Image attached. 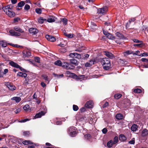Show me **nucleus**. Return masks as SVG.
<instances>
[{
  "label": "nucleus",
  "mask_w": 148,
  "mask_h": 148,
  "mask_svg": "<svg viewBox=\"0 0 148 148\" xmlns=\"http://www.w3.org/2000/svg\"><path fill=\"white\" fill-rule=\"evenodd\" d=\"M29 120L28 119H26L22 120L19 121L18 122L20 123H24Z\"/></svg>",
  "instance_id": "56"
},
{
  "label": "nucleus",
  "mask_w": 148,
  "mask_h": 148,
  "mask_svg": "<svg viewBox=\"0 0 148 148\" xmlns=\"http://www.w3.org/2000/svg\"><path fill=\"white\" fill-rule=\"evenodd\" d=\"M30 6L28 4H26L24 7V9L26 10H28L30 8Z\"/></svg>",
  "instance_id": "50"
},
{
  "label": "nucleus",
  "mask_w": 148,
  "mask_h": 148,
  "mask_svg": "<svg viewBox=\"0 0 148 148\" xmlns=\"http://www.w3.org/2000/svg\"><path fill=\"white\" fill-rule=\"evenodd\" d=\"M141 92V90L140 89H135L134 90V92L136 93H140Z\"/></svg>",
  "instance_id": "40"
},
{
  "label": "nucleus",
  "mask_w": 148,
  "mask_h": 148,
  "mask_svg": "<svg viewBox=\"0 0 148 148\" xmlns=\"http://www.w3.org/2000/svg\"><path fill=\"white\" fill-rule=\"evenodd\" d=\"M141 61L143 62H148V60L145 58H142L141 59Z\"/></svg>",
  "instance_id": "61"
},
{
  "label": "nucleus",
  "mask_w": 148,
  "mask_h": 148,
  "mask_svg": "<svg viewBox=\"0 0 148 148\" xmlns=\"http://www.w3.org/2000/svg\"><path fill=\"white\" fill-rule=\"evenodd\" d=\"M0 45L3 47H5L7 45V42L6 41L4 40L1 41L0 42Z\"/></svg>",
  "instance_id": "22"
},
{
  "label": "nucleus",
  "mask_w": 148,
  "mask_h": 148,
  "mask_svg": "<svg viewBox=\"0 0 148 148\" xmlns=\"http://www.w3.org/2000/svg\"><path fill=\"white\" fill-rule=\"evenodd\" d=\"M23 57L24 58L28 57L31 56V53L29 51H24L22 52Z\"/></svg>",
  "instance_id": "10"
},
{
  "label": "nucleus",
  "mask_w": 148,
  "mask_h": 148,
  "mask_svg": "<svg viewBox=\"0 0 148 148\" xmlns=\"http://www.w3.org/2000/svg\"><path fill=\"white\" fill-rule=\"evenodd\" d=\"M46 38L48 40L51 42H54L56 40V38L53 36L46 35L45 36Z\"/></svg>",
  "instance_id": "9"
},
{
  "label": "nucleus",
  "mask_w": 148,
  "mask_h": 148,
  "mask_svg": "<svg viewBox=\"0 0 148 148\" xmlns=\"http://www.w3.org/2000/svg\"><path fill=\"white\" fill-rule=\"evenodd\" d=\"M17 76L25 78L27 76V74L25 73H23L21 72H18L17 74Z\"/></svg>",
  "instance_id": "18"
},
{
  "label": "nucleus",
  "mask_w": 148,
  "mask_h": 148,
  "mask_svg": "<svg viewBox=\"0 0 148 148\" xmlns=\"http://www.w3.org/2000/svg\"><path fill=\"white\" fill-rule=\"evenodd\" d=\"M29 131H26L23 132V135L26 136H28L29 134Z\"/></svg>",
  "instance_id": "47"
},
{
  "label": "nucleus",
  "mask_w": 148,
  "mask_h": 148,
  "mask_svg": "<svg viewBox=\"0 0 148 148\" xmlns=\"http://www.w3.org/2000/svg\"><path fill=\"white\" fill-rule=\"evenodd\" d=\"M119 138L120 140L122 141H123L126 140V138L123 135H120Z\"/></svg>",
  "instance_id": "34"
},
{
  "label": "nucleus",
  "mask_w": 148,
  "mask_h": 148,
  "mask_svg": "<svg viewBox=\"0 0 148 148\" xmlns=\"http://www.w3.org/2000/svg\"><path fill=\"white\" fill-rule=\"evenodd\" d=\"M136 20L135 18H132L129 20V22L127 23V24H130L132 22H134Z\"/></svg>",
  "instance_id": "45"
},
{
  "label": "nucleus",
  "mask_w": 148,
  "mask_h": 148,
  "mask_svg": "<svg viewBox=\"0 0 148 148\" xmlns=\"http://www.w3.org/2000/svg\"><path fill=\"white\" fill-rule=\"evenodd\" d=\"M148 135V130L146 129H144L142 132L141 136L143 137H145Z\"/></svg>",
  "instance_id": "16"
},
{
  "label": "nucleus",
  "mask_w": 148,
  "mask_h": 148,
  "mask_svg": "<svg viewBox=\"0 0 148 148\" xmlns=\"http://www.w3.org/2000/svg\"><path fill=\"white\" fill-rule=\"evenodd\" d=\"M89 25H90V29L92 30V31L96 29L97 28V25L94 22H91Z\"/></svg>",
  "instance_id": "12"
},
{
  "label": "nucleus",
  "mask_w": 148,
  "mask_h": 148,
  "mask_svg": "<svg viewBox=\"0 0 148 148\" xmlns=\"http://www.w3.org/2000/svg\"><path fill=\"white\" fill-rule=\"evenodd\" d=\"M108 10V7L107 6H105L102 8L98 9L97 13L100 14H104L107 12Z\"/></svg>",
  "instance_id": "5"
},
{
  "label": "nucleus",
  "mask_w": 148,
  "mask_h": 148,
  "mask_svg": "<svg viewBox=\"0 0 148 148\" xmlns=\"http://www.w3.org/2000/svg\"><path fill=\"white\" fill-rule=\"evenodd\" d=\"M118 138L117 136H115L113 140H112V142L113 143V144H116L118 142Z\"/></svg>",
  "instance_id": "36"
},
{
  "label": "nucleus",
  "mask_w": 148,
  "mask_h": 148,
  "mask_svg": "<svg viewBox=\"0 0 148 148\" xmlns=\"http://www.w3.org/2000/svg\"><path fill=\"white\" fill-rule=\"evenodd\" d=\"M134 46H137L138 47H142L143 46V44L141 43L139 44H134Z\"/></svg>",
  "instance_id": "58"
},
{
  "label": "nucleus",
  "mask_w": 148,
  "mask_h": 148,
  "mask_svg": "<svg viewBox=\"0 0 148 148\" xmlns=\"http://www.w3.org/2000/svg\"><path fill=\"white\" fill-rule=\"evenodd\" d=\"M59 50L61 53H64L66 51V49L64 48H62L60 49Z\"/></svg>",
  "instance_id": "44"
},
{
  "label": "nucleus",
  "mask_w": 148,
  "mask_h": 148,
  "mask_svg": "<svg viewBox=\"0 0 148 148\" xmlns=\"http://www.w3.org/2000/svg\"><path fill=\"white\" fill-rule=\"evenodd\" d=\"M46 112L44 111H42L40 112H39L35 116H34V118H37L41 117L42 116H43L45 114Z\"/></svg>",
  "instance_id": "11"
},
{
  "label": "nucleus",
  "mask_w": 148,
  "mask_h": 148,
  "mask_svg": "<svg viewBox=\"0 0 148 148\" xmlns=\"http://www.w3.org/2000/svg\"><path fill=\"white\" fill-rule=\"evenodd\" d=\"M80 110L81 112H82L86 110V108L85 107H83L80 109Z\"/></svg>",
  "instance_id": "57"
},
{
  "label": "nucleus",
  "mask_w": 148,
  "mask_h": 148,
  "mask_svg": "<svg viewBox=\"0 0 148 148\" xmlns=\"http://www.w3.org/2000/svg\"><path fill=\"white\" fill-rule=\"evenodd\" d=\"M54 64L58 66H61L62 63L60 60H57L54 62Z\"/></svg>",
  "instance_id": "28"
},
{
  "label": "nucleus",
  "mask_w": 148,
  "mask_h": 148,
  "mask_svg": "<svg viewBox=\"0 0 148 148\" xmlns=\"http://www.w3.org/2000/svg\"><path fill=\"white\" fill-rule=\"evenodd\" d=\"M85 106L86 108H92L93 107V103L92 101L90 100L86 103Z\"/></svg>",
  "instance_id": "8"
},
{
  "label": "nucleus",
  "mask_w": 148,
  "mask_h": 148,
  "mask_svg": "<svg viewBox=\"0 0 148 148\" xmlns=\"http://www.w3.org/2000/svg\"><path fill=\"white\" fill-rule=\"evenodd\" d=\"M53 74L54 75L55 77H62L63 76V74L57 75L55 74V73H53Z\"/></svg>",
  "instance_id": "59"
},
{
  "label": "nucleus",
  "mask_w": 148,
  "mask_h": 148,
  "mask_svg": "<svg viewBox=\"0 0 148 148\" xmlns=\"http://www.w3.org/2000/svg\"><path fill=\"white\" fill-rule=\"evenodd\" d=\"M138 128V126L136 124H133L131 127V129L132 131L135 132L137 130Z\"/></svg>",
  "instance_id": "21"
},
{
  "label": "nucleus",
  "mask_w": 148,
  "mask_h": 148,
  "mask_svg": "<svg viewBox=\"0 0 148 148\" xmlns=\"http://www.w3.org/2000/svg\"><path fill=\"white\" fill-rule=\"evenodd\" d=\"M74 127H71L69 128L68 130V132L69 134L72 137H74L73 131Z\"/></svg>",
  "instance_id": "14"
},
{
  "label": "nucleus",
  "mask_w": 148,
  "mask_h": 148,
  "mask_svg": "<svg viewBox=\"0 0 148 148\" xmlns=\"http://www.w3.org/2000/svg\"><path fill=\"white\" fill-rule=\"evenodd\" d=\"M10 5H8L2 8L4 12H5L6 14L9 17H14L15 14L13 12L12 9L10 8Z\"/></svg>",
  "instance_id": "3"
},
{
  "label": "nucleus",
  "mask_w": 148,
  "mask_h": 148,
  "mask_svg": "<svg viewBox=\"0 0 148 148\" xmlns=\"http://www.w3.org/2000/svg\"><path fill=\"white\" fill-rule=\"evenodd\" d=\"M75 57L78 59H80L81 58V56L80 54L75 53Z\"/></svg>",
  "instance_id": "39"
},
{
  "label": "nucleus",
  "mask_w": 148,
  "mask_h": 148,
  "mask_svg": "<svg viewBox=\"0 0 148 148\" xmlns=\"http://www.w3.org/2000/svg\"><path fill=\"white\" fill-rule=\"evenodd\" d=\"M67 74H69V77H71L73 78H74V73H72L71 72L68 71L66 72Z\"/></svg>",
  "instance_id": "38"
},
{
  "label": "nucleus",
  "mask_w": 148,
  "mask_h": 148,
  "mask_svg": "<svg viewBox=\"0 0 148 148\" xmlns=\"http://www.w3.org/2000/svg\"><path fill=\"white\" fill-rule=\"evenodd\" d=\"M36 12L38 14H40L41 13L42 10L40 8H37L35 10Z\"/></svg>",
  "instance_id": "43"
},
{
  "label": "nucleus",
  "mask_w": 148,
  "mask_h": 148,
  "mask_svg": "<svg viewBox=\"0 0 148 148\" xmlns=\"http://www.w3.org/2000/svg\"><path fill=\"white\" fill-rule=\"evenodd\" d=\"M142 30L146 34L147 32H148V28L146 26H143L142 27Z\"/></svg>",
  "instance_id": "26"
},
{
  "label": "nucleus",
  "mask_w": 148,
  "mask_h": 148,
  "mask_svg": "<svg viewBox=\"0 0 148 148\" xmlns=\"http://www.w3.org/2000/svg\"><path fill=\"white\" fill-rule=\"evenodd\" d=\"M64 35L68 38H71L73 37V34H68L66 31L64 32Z\"/></svg>",
  "instance_id": "27"
},
{
  "label": "nucleus",
  "mask_w": 148,
  "mask_h": 148,
  "mask_svg": "<svg viewBox=\"0 0 148 148\" xmlns=\"http://www.w3.org/2000/svg\"><path fill=\"white\" fill-rule=\"evenodd\" d=\"M113 145L114 144H113L112 140H111L108 142L107 144V147L109 148L112 147Z\"/></svg>",
  "instance_id": "24"
},
{
  "label": "nucleus",
  "mask_w": 148,
  "mask_h": 148,
  "mask_svg": "<svg viewBox=\"0 0 148 148\" xmlns=\"http://www.w3.org/2000/svg\"><path fill=\"white\" fill-rule=\"evenodd\" d=\"M61 21L63 23L64 25H66L67 23V20L66 18H63L61 20Z\"/></svg>",
  "instance_id": "41"
},
{
  "label": "nucleus",
  "mask_w": 148,
  "mask_h": 148,
  "mask_svg": "<svg viewBox=\"0 0 148 148\" xmlns=\"http://www.w3.org/2000/svg\"><path fill=\"white\" fill-rule=\"evenodd\" d=\"M116 119L117 120H121L123 118V115L121 114H118L115 116Z\"/></svg>",
  "instance_id": "20"
},
{
  "label": "nucleus",
  "mask_w": 148,
  "mask_h": 148,
  "mask_svg": "<svg viewBox=\"0 0 148 148\" xmlns=\"http://www.w3.org/2000/svg\"><path fill=\"white\" fill-rule=\"evenodd\" d=\"M148 55V53H141L140 55L139 56H147Z\"/></svg>",
  "instance_id": "55"
},
{
  "label": "nucleus",
  "mask_w": 148,
  "mask_h": 148,
  "mask_svg": "<svg viewBox=\"0 0 148 148\" xmlns=\"http://www.w3.org/2000/svg\"><path fill=\"white\" fill-rule=\"evenodd\" d=\"M21 111V109L20 108H18L15 111V112L17 114L19 112Z\"/></svg>",
  "instance_id": "60"
},
{
  "label": "nucleus",
  "mask_w": 148,
  "mask_h": 148,
  "mask_svg": "<svg viewBox=\"0 0 148 148\" xmlns=\"http://www.w3.org/2000/svg\"><path fill=\"white\" fill-rule=\"evenodd\" d=\"M25 4V2L23 1H21L18 4V5L16 7H21Z\"/></svg>",
  "instance_id": "32"
},
{
  "label": "nucleus",
  "mask_w": 148,
  "mask_h": 148,
  "mask_svg": "<svg viewBox=\"0 0 148 148\" xmlns=\"http://www.w3.org/2000/svg\"><path fill=\"white\" fill-rule=\"evenodd\" d=\"M62 67L67 69H74V66H72L69 64L68 63L66 62H64L62 64Z\"/></svg>",
  "instance_id": "6"
},
{
  "label": "nucleus",
  "mask_w": 148,
  "mask_h": 148,
  "mask_svg": "<svg viewBox=\"0 0 148 148\" xmlns=\"http://www.w3.org/2000/svg\"><path fill=\"white\" fill-rule=\"evenodd\" d=\"M102 131L103 134H106L108 130L106 128H104L102 129Z\"/></svg>",
  "instance_id": "53"
},
{
  "label": "nucleus",
  "mask_w": 148,
  "mask_h": 148,
  "mask_svg": "<svg viewBox=\"0 0 148 148\" xmlns=\"http://www.w3.org/2000/svg\"><path fill=\"white\" fill-rule=\"evenodd\" d=\"M14 30H11L9 31L10 34L12 36H19L20 35V33H23L24 31L20 27L15 26L14 27Z\"/></svg>",
  "instance_id": "2"
},
{
  "label": "nucleus",
  "mask_w": 148,
  "mask_h": 148,
  "mask_svg": "<svg viewBox=\"0 0 148 148\" xmlns=\"http://www.w3.org/2000/svg\"><path fill=\"white\" fill-rule=\"evenodd\" d=\"M148 63L146 64H145L143 66V68H148V62H147Z\"/></svg>",
  "instance_id": "64"
},
{
  "label": "nucleus",
  "mask_w": 148,
  "mask_h": 148,
  "mask_svg": "<svg viewBox=\"0 0 148 148\" xmlns=\"http://www.w3.org/2000/svg\"><path fill=\"white\" fill-rule=\"evenodd\" d=\"M41 76L45 81V82L48 84L49 82V79L48 78V76L45 74H42V75Z\"/></svg>",
  "instance_id": "19"
},
{
  "label": "nucleus",
  "mask_w": 148,
  "mask_h": 148,
  "mask_svg": "<svg viewBox=\"0 0 148 148\" xmlns=\"http://www.w3.org/2000/svg\"><path fill=\"white\" fill-rule=\"evenodd\" d=\"M121 3H120V2H119V3L121 4V5L123 6H126V3H124V1L123 0H121Z\"/></svg>",
  "instance_id": "52"
},
{
  "label": "nucleus",
  "mask_w": 148,
  "mask_h": 148,
  "mask_svg": "<svg viewBox=\"0 0 148 148\" xmlns=\"http://www.w3.org/2000/svg\"><path fill=\"white\" fill-rule=\"evenodd\" d=\"M29 108V106L28 104L25 105L23 107V108L25 110H27Z\"/></svg>",
  "instance_id": "42"
},
{
  "label": "nucleus",
  "mask_w": 148,
  "mask_h": 148,
  "mask_svg": "<svg viewBox=\"0 0 148 148\" xmlns=\"http://www.w3.org/2000/svg\"><path fill=\"white\" fill-rule=\"evenodd\" d=\"M101 63L103 66V69L105 70L109 69L110 67L111 64L110 59L108 58H104L100 59Z\"/></svg>",
  "instance_id": "1"
},
{
  "label": "nucleus",
  "mask_w": 148,
  "mask_h": 148,
  "mask_svg": "<svg viewBox=\"0 0 148 148\" xmlns=\"http://www.w3.org/2000/svg\"><path fill=\"white\" fill-rule=\"evenodd\" d=\"M84 137L85 139H86L87 140H90L91 138V136L89 134L85 135L84 136Z\"/></svg>",
  "instance_id": "35"
},
{
  "label": "nucleus",
  "mask_w": 148,
  "mask_h": 148,
  "mask_svg": "<svg viewBox=\"0 0 148 148\" xmlns=\"http://www.w3.org/2000/svg\"><path fill=\"white\" fill-rule=\"evenodd\" d=\"M129 143L131 144H134L135 143L134 138H132L131 140L129 141Z\"/></svg>",
  "instance_id": "54"
},
{
  "label": "nucleus",
  "mask_w": 148,
  "mask_h": 148,
  "mask_svg": "<svg viewBox=\"0 0 148 148\" xmlns=\"http://www.w3.org/2000/svg\"><path fill=\"white\" fill-rule=\"evenodd\" d=\"M55 17L54 16H52L51 18H49L47 20V21L49 23L55 21Z\"/></svg>",
  "instance_id": "29"
},
{
  "label": "nucleus",
  "mask_w": 148,
  "mask_h": 148,
  "mask_svg": "<svg viewBox=\"0 0 148 148\" xmlns=\"http://www.w3.org/2000/svg\"><path fill=\"white\" fill-rule=\"evenodd\" d=\"M121 96L122 95L121 94L117 93L115 95L114 97L116 99H118L120 98Z\"/></svg>",
  "instance_id": "37"
},
{
  "label": "nucleus",
  "mask_w": 148,
  "mask_h": 148,
  "mask_svg": "<svg viewBox=\"0 0 148 148\" xmlns=\"http://www.w3.org/2000/svg\"><path fill=\"white\" fill-rule=\"evenodd\" d=\"M47 19L43 18L42 17H41L38 19V22L40 23H42L44 21H46Z\"/></svg>",
  "instance_id": "30"
},
{
  "label": "nucleus",
  "mask_w": 148,
  "mask_h": 148,
  "mask_svg": "<svg viewBox=\"0 0 148 148\" xmlns=\"http://www.w3.org/2000/svg\"><path fill=\"white\" fill-rule=\"evenodd\" d=\"M11 100L15 101L16 102L18 103L21 101V99L20 97H14L11 98Z\"/></svg>",
  "instance_id": "17"
},
{
  "label": "nucleus",
  "mask_w": 148,
  "mask_h": 148,
  "mask_svg": "<svg viewBox=\"0 0 148 148\" xmlns=\"http://www.w3.org/2000/svg\"><path fill=\"white\" fill-rule=\"evenodd\" d=\"M116 35L120 39L122 38H123V35L118 32H117L116 33Z\"/></svg>",
  "instance_id": "33"
},
{
  "label": "nucleus",
  "mask_w": 148,
  "mask_h": 148,
  "mask_svg": "<svg viewBox=\"0 0 148 148\" xmlns=\"http://www.w3.org/2000/svg\"><path fill=\"white\" fill-rule=\"evenodd\" d=\"M133 53V51L130 50H127L123 53V54L125 56H126L129 54Z\"/></svg>",
  "instance_id": "23"
},
{
  "label": "nucleus",
  "mask_w": 148,
  "mask_h": 148,
  "mask_svg": "<svg viewBox=\"0 0 148 148\" xmlns=\"http://www.w3.org/2000/svg\"><path fill=\"white\" fill-rule=\"evenodd\" d=\"M5 85L11 90H14L16 89V87L11 83L6 82L5 83Z\"/></svg>",
  "instance_id": "4"
},
{
  "label": "nucleus",
  "mask_w": 148,
  "mask_h": 148,
  "mask_svg": "<svg viewBox=\"0 0 148 148\" xmlns=\"http://www.w3.org/2000/svg\"><path fill=\"white\" fill-rule=\"evenodd\" d=\"M34 60L35 61L38 63L40 62V58L37 57H36L34 58Z\"/></svg>",
  "instance_id": "48"
},
{
  "label": "nucleus",
  "mask_w": 148,
  "mask_h": 148,
  "mask_svg": "<svg viewBox=\"0 0 148 148\" xmlns=\"http://www.w3.org/2000/svg\"><path fill=\"white\" fill-rule=\"evenodd\" d=\"M76 47H78V48L77 49H75V51H78L79 52H81L82 51V49H81V48L82 47H79V45H78V44H77V45L76 44H75V46Z\"/></svg>",
  "instance_id": "25"
},
{
  "label": "nucleus",
  "mask_w": 148,
  "mask_h": 148,
  "mask_svg": "<svg viewBox=\"0 0 148 148\" xmlns=\"http://www.w3.org/2000/svg\"><path fill=\"white\" fill-rule=\"evenodd\" d=\"M133 41L135 42L138 43H142L143 41H142L139 40L137 39H132Z\"/></svg>",
  "instance_id": "46"
},
{
  "label": "nucleus",
  "mask_w": 148,
  "mask_h": 148,
  "mask_svg": "<svg viewBox=\"0 0 148 148\" xmlns=\"http://www.w3.org/2000/svg\"><path fill=\"white\" fill-rule=\"evenodd\" d=\"M10 64L12 66L17 68H18L20 67V66L14 62L13 61H11L9 62Z\"/></svg>",
  "instance_id": "15"
},
{
  "label": "nucleus",
  "mask_w": 148,
  "mask_h": 148,
  "mask_svg": "<svg viewBox=\"0 0 148 148\" xmlns=\"http://www.w3.org/2000/svg\"><path fill=\"white\" fill-rule=\"evenodd\" d=\"M109 39L111 40H114L115 39V37L112 34L109 33L108 36H106Z\"/></svg>",
  "instance_id": "31"
},
{
  "label": "nucleus",
  "mask_w": 148,
  "mask_h": 148,
  "mask_svg": "<svg viewBox=\"0 0 148 148\" xmlns=\"http://www.w3.org/2000/svg\"><path fill=\"white\" fill-rule=\"evenodd\" d=\"M81 36V35L80 34H77V35L76 36V38H75V39L76 40H78L79 39V38H80Z\"/></svg>",
  "instance_id": "49"
},
{
  "label": "nucleus",
  "mask_w": 148,
  "mask_h": 148,
  "mask_svg": "<svg viewBox=\"0 0 148 148\" xmlns=\"http://www.w3.org/2000/svg\"><path fill=\"white\" fill-rule=\"evenodd\" d=\"M95 61L94 60H91L89 61V63L90 65L91 66L92 64H94L95 63Z\"/></svg>",
  "instance_id": "51"
},
{
  "label": "nucleus",
  "mask_w": 148,
  "mask_h": 148,
  "mask_svg": "<svg viewBox=\"0 0 148 148\" xmlns=\"http://www.w3.org/2000/svg\"><path fill=\"white\" fill-rule=\"evenodd\" d=\"M29 32L33 35L37 34L38 32V30L35 28L32 27L29 29Z\"/></svg>",
  "instance_id": "7"
},
{
  "label": "nucleus",
  "mask_w": 148,
  "mask_h": 148,
  "mask_svg": "<svg viewBox=\"0 0 148 148\" xmlns=\"http://www.w3.org/2000/svg\"><path fill=\"white\" fill-rule=\"evenodd\" d=\"M104 52V54L110 58L112 59L114 57L113 55L109 52L105 51Z\"/></svg>",
  "instance_id": "13"
},
{
  "label": "nucleus",
  "mask_w": 148,
  "mask_h": 148,
  "mask_svg": "<svg viewBox=\"0 0 148 148\" xmlns=\"http://www.w3.org/2000/svg\"><path fill=\"white\" fill-rule=\"evenodd\" d=\"M18 68H19L20 70L23 72H26V70L24 69L23 68H22V67H21L20 66V67H19Z\"/></svg>",
  "instance_id": "63"
},
{
  "label": "nucleus",
  "mask_w": 148,
  "mask_h": 148,
  "mask_svg": "<svg viewBox=\"0 0 148 148\" xmlns=\"http://www.w3.org/2000/svg\"><path fill=\"white\" fill-rule=\"evenodd\" d=\"M140 53V51H136L135 53H133L134 55H136L138 56H139L140 55L139 54V53Z\"/></svg>",
  "instance_id": "62"
}]
</instances>
